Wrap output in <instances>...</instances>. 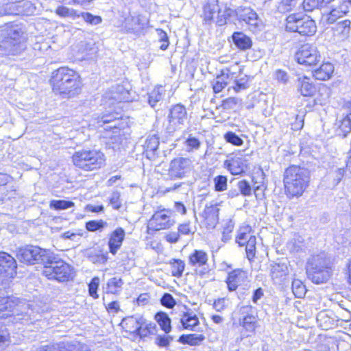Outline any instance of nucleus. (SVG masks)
<instances>
[{
    "label": "nucleus",
    "instance_id": "nucleus-1",
    "mask_svg": "<svg viewBox=\"0 0 351 351\" xmlns=\"http://www.w3.org/2000/svg\"><path fill=\"white\" fill-rule=\"evenodd\" d=\"M14 316L16 322L32 324L41 318V315L32 305L20 302L19 298L5 296L0 293V318Z\"/></svg>",
    "mask_w": 351,
    "mask_h": 351
},
{
    "label": "nucleus",
    "instance_id": "nucleus-2",
    "mask_svg": "<svg viewBox=\"0 0 351 351\" xmlns=\"http://www.w3.org/2000/svg\"><path fill=\"white\" fill-rule=\"evenodd\" d=\"M50 82L53 92L64 98H70L80 93V77L77 73L68 67H60L54 71Z\"/></svg>",
    "mask_w": 351,
    "mask_h": 351
},
{
    "label": "nucleus",
    "instance_id": "nucleus-3",
    "mask_svg": "<svg viewBox=\"0 0 351 351\" xmlns=\"http://www.w3.org/2000/svg\"><path fill=\"white\" fill-rule=\"evenodd\" d=\"M307 169L298 166L289 167L284 173L285 192L289 197H300L306 190L309 182Z\"/></svg>",
    "mask_w": 351,
    "mask_h": 351
},
{
    "label": "nucleus",
    "instance_id": "nucleus-4",
    "mask_svg": "<svg viewBox=\"0 0 351 351\" xmlns=\"http://www.w3.org/2000/svg\"><path fill=\"white\" fill-rule=\"evenodd\" d=\"M332 264L325 253L313 255L308 260L306 274L309 280L315 284L328 282L332 274Z\"/></svg>",
    "mask_w": 351,
    "mask_h": 351
},
{
    "label": "nucleus",
    "instance_id": "nucleus-5",
    "mask_svg": "<svg viewBox=\"0 0 351 351\" xmlns=\"http://www.w3.org/2000/svg\"><path fill=\"white\" fill-rule=\"evenodd\" d=\"M0 41V54L3 56H18L26 49L24 32L17 25L6 28Z\"/></svg>",
    "mask_w": 351,
    "mask_h": 351
},
{
    "label": "nucleus",
    "instance_id": "nucleus-6",
    "mask_svg": "<svg viewBox=\"0 0 351 351\" xmlns=\"http://www.w3.org/2000/svg\"><path fill=\"white\" fill-rule=\"evenodd\" d=\"M50 258L45 261L43 274L49 280L58 282H67L73 278V268L68 263L58 258L52 252L48 254Z\"/></svg>",
    "mask_w": 351,
    "mask_h": 351
},
{
    "label": "nucleus",
    "instance_id": "nucleus-7",
    "mask_svg": "<svg viewBox=\"0 0 351 351\" xmlns=\"http://www.w3.org/2000/svg\"><path fill=\"white\" fill-rule=\"evenodd\" d=\"M72 160L76 167L93 171L99 169L104 165V156L96 149H81L73 154Z\"/></svg>",
    "mask_w": 351,
    "mask_h": 351
},
{
    "label": "nucleus",
    "instance_id": "nucleus-8",
    "mask_svg": "<svg viewBox=\"0 0 351 351\" xmlns=\"http://www.w3.org/2000/svg\"><path fill=\"white\" fill-rule=\"evenodd\" d=\"M286 30L311 36L317 31L315 22L309 16L299 13L289 15L286 19Z\"/></svg>",
    "mask_w": 351,
    "mask_h": 351
},
{
    "label": "nucleus",
    "instance_id": "nucleus-9",
    "mask_svg": "<svg viewBox=\"0 0 351 351\" xmlns=\"http://www.w3.org/2000/svg\"><path fill=\"white\" fill-rule=\"evenodd\" d=\"M49 251L42 249L38 246L27 245L19 248L17 251L16 257L23 263L29 265L36 263H44L50 256H48Z\"/></svg>",
    "mask_w": 351,
    "mask_h": 351
},
{
    "label": "nucleus",
    "instance_id": "nucleus-10",
    "mask_svg": "<svg viewBox=\"0 0 351 351\" xmlns=\"http://www.w3.org/2000/svg\"><path fill=\"white\" fill-rule=\"evenodd\" d=\"M193 167V161L190 158L178 157L170 162L168 176L172 180L182 179L189 176Z\"/></svg>",
    "mask_w": 351,
    "mask_h": 351
},
{
    "label": "nucleus",
    "instance_id": "nucleus-11",
    "mask_svg": "<svg viewBox=\"0 0 351 351\" xmlns=\"http://www.w3.org/2000/svg\"><path fill=\"white\" fill-rule=\"evenodd\" d=\"M295 59L300 64L313 66L321 60V55L315 45L305 43L295 53Z\"/></svg>",
    "mask_w": 351,
    "mask_h": 351
},
{
    "label": "nucleus",
    "instance_id": "nucleus-12",
    "mask_svg": "<svg viewBox=\"0 0 351 351\" xmlns=\"http://www.w3.org/2000/svg\"><path fill=\"white\" fill-rule=\"evenodd\" d=\"M188 264L194 268L197 275L204 276L210 271L208 254L202 250H194L188 256Z\"/></svg>",
    "mask_w": 351,
    "mask_h": 351
},
{
    "label": "nucleus",
    "instance_id": "nucleus-13",
    "mask_svg": "<svg viewBox=\"0 0 351 351\" xmlns=\"http://www.w3.org/2000/svg\"><path fill=\"white\" fill-rule=\"evenodd\" d=\"M235 14L239 21L247 25L252 32H257L262 25L256 12L249 7H239L235 10Z\"/></svg>",
    "mask_w": 351,
    "mask_h": 351
},
{
    "label": "nucleus",
    "instance_id": "nucleus-14",
    "mask_svg": "<svg viewBox=\"0 0 351 351\" xmlns=\"http://www.w3.org/2000/svg\"><path fill=\"white\" fill-rule=\"evenodd\" d=\"M171 212L162 209L156 211L149 221L148 227L154 230L168 229L173 225L174 221L171 219Z\"/></svg>",
    "mask_w": 351,
    "mask_h": 351
},
{
    "label": "nucleus",
    "instance_id": "nucleus-15",
    "mask_svg": "<svg viewBox=\"0 0 351 351\" xmlns=\"http://www.w3.org/2000/svg\"><path fill=\"white\" fill-rule=\"evenodd\" d=\"M17 265L16 260L9 254L0 252V277L13 278L16 274Z\"/></svg>",
    "mask_w": 351,
    "mask_h": 351
},
{
    "label": "nucleus",
    "instance_id": "nucleus-16",
    "mask_svg": "<svg viewBox=\"0 0 351 351\" xmlns=\"http://www.w3.org/2000/svg\"><path fill=\"white\" fill-rule=\"evenodd\" d=\"M169 123L174 127V130L184 125L187 119V113L184 106L177 104L171 110L168 115Z\"/></svg>",
    "mask_w": 351,
    "mask_h": 351
},
{
    "label": "nucleus",
    "instance_id": "nucleus-17",
    "mask_svg": "<svg viewBox=\"0 0 351 351\" xmlns=\"http://www.w3.org/2000/svg\"><path fill=\"white\" fill-rule=\"evenodd\" d=\"M125 237V232L124 229L121 227L117 228L109 234L108 246L109 252L112 254L115 255L117 253L123 244Z\"/></svg>",
    "mask_w": 351,
    "mask_h": 351
},
{
    "label": "nucleus",
    "instance_id": "nucleus-18",
    "mask_svg": "<svg viewBox=\"0 0 351 351\" xmlns=\"http://www.w3.org/2000/svg\"><path fill=\"white\" fill-rule=\"evenodd\" d=\"M159 138L156 134L149 135L143 144L144 154L146 158L150 160H154L158 154V148L159 146Z\"/></svg>",
    "mask_w": 351,
    "mask_h": 351
},
{
    "label": "nucleus",
    "instance_id": "nucleus-19",
    "mask_svg": "<svg viewBox=\"0 0 351 351\" xmlns=\"http://www.w3.org/2000/svg\"><path fill=\"white\" fill-rule=\"evenodd\" d=\"M247 274L242 269H237L230 272L226 281L228 290L230 291H235L239 285L245 282Z\"/></svg>",
    "mask_w": 351,
    "mask_h": 351
},
{
    "label": "nucleus",
    "instance_id": "nucleus-20",
    "mask_svg": "<svg viewBox=\"0 0 351 351\" xmlns=\"http://www.w3.org/2000/svg\"><path fill=\"white\" fill-rule=\"evenodd\" d=\"M219 208L217 204L206 205L202 213V217L208 228H214L219 221Z\"/></svg>",
    "mask_w": 351,
    "mask_h": 351
},
{
    "label": "nucleus",
    "instance_id": "nucleus-21",
    "mask_svg": "<svg viewBox=\"0 0 351 351\" xmlns=\"http://www.w3.org/2000/svg\"><path fill=\"white\" fill-rule=\"evenodd\" d=\"M232 42L240 50L245 51L252 46V40L250 37L241 32H234L232 35Z\"/></svg>",
    "mask_w": 351,
    "mask_h": 351
},
{
    "label": "nucleus",
    "instance_id": "nucleus-22",
    "mask_svg": "<svg viewBox=\"0 0 351 351\" xmlns=\"http://www.w3.org/2000/svg\"><path fill=\"white\" fill-rule=\"evenodd\" d=\"M224 165L232 175L241 174L245 169L243 160L241 158L226 160L224 162Z\"/></svg>",
    "mask_w": 351,
    "mask_h": 351
},
{
    "label": "nucleus",
    "instance_id": "nucleus-23",
    "mask_svg": "<svg viewBox=\"0 0 351 351\" xmlns=\"http://www.w3.org/2000/svg\"><path fill=\"white\" fill-rule=\"evenodd\" d=\"M333 72L334 66L330 62H326L314 71L313 76L318 80H327L331 77Z\"/></svg>",
    "mask_w": 351,
    "mask_h": 351
},
{
    "label": "nucleus",
    "instance_id": "nucleus-24",
    "mask_svg": "<svg viewBox=\"0 0 351 351\" xmlns=\"http://www.w3.org/2000/svg\"><path fill=\"white\" fill-rule=\"evenodd\" d=\"M351 31V20L344 19L339 21L335 25V32L341 40L349 38Z\"/></svg>",
    "mask_w": 351,
    "mask_h": 351
},
{
    "label": "nucleus",
    "instance_id": "nucleus-25",
    "mask_svg": "<svg viewBox=\"0 0 351 351\" xmlns=\"http://www.w3.org/2000/svg\"><path fill=\"white\" fill-rule=\"evenodd\" d=\"M271 276L276 282H279L282 278L288 274V267L285 263H274L271 265Z\"/></svg>",
    "mask_w": 351,
    "mask_h": 351
},
{
    "label": "nucleus",
    "instance_id": "nucleus-26",
    "mask_svg": "<svg viewBox=\"0 0 351 351\" xmlns=\"http://www.w3.org/2000/svg\"><path fill=\"white\" fill-rule=\"evenodd\" d=\"M124 324L127 326L128 330L131 333H135L137 330L145 324V319L143 317H130L124 320Z\"/></svg>",
    "mask_w": 351,
    "mask_h": 351
},
{
    "label": "nucleus",
    "instance_id": "nucleus-27",
    "mask_svg": "<svg viewBox=\"0 0 351 351\" xmlns=\"http://www.w3.org/2000/svg\"><path fill=\"white\" fill-rule=\"evenodd\" d=\"M217 0H208L204 6V19L210 23L217 11L219 12Z\"/></svg>",
    "mask_w": 351,
    "mask_h": 351
},
{
    "label": "nucleus",
    "instance_id": "nucleus-28",
    "mask_svg": "<svg viewBox=\"0 0 351 351\" xmlns=\"http://www.w3.org/2000/svg\"><path fill=\"white\" fill-rule=\"evenodd\" d=\"M165 90L162 86H156L148 95V103L151 107L154 108L158 102L162 100Z\"/></svg>",
    "mask_w": 351,
    "mask_h": 351
},
{
    "label": "nucleus",
    "instance_id": "nucleus-29",
    "mask_svg": "<svg viewBox=\"0 0 351 351\" xmlns=\"http://www.w3.org/2000/svg\"><path fill=\"white\" fill-rule=\"evenodd\" d=\"M299 86L300 92L303 96H312L315 93V86L310 82V79L306 77L299 79Z\"/></svg>",
    "mask_w": 351,
    "mask_h": 351
},
{
    "label": "nucleus",
    "instance_id": "nucleus-30",
    "mask_svg": "<svg viewBox=\"0 0 351 351\" xmlns=\"http://www.w3.org/2000/svg\"><path fill=\"white\" fill-rule=\"evenodd\" d=\"M155 319L165 333L170 332L171 330V319L166 313L158 312L155 315Z\"/></svg>",
    "mask_w": 351,
    "mask_h": 351
},
{
    "label": "nucleus",
    "instance_id": "nucleus-31",
    "mask_svg": "<svg viewBox=\"0 0 351 351\" xmlns=\"http://www.w3.org/2000/svg\"><path fill=\"white\" fill-rule=\"evenodd\" d=\"M56 14L62 18H69L75 20L80 18L79 12L76 10L66 6H58L55 11Z\"/></svg>",
    "mask_w": 351,
    "mask_h": 351
},
{
    "label": "nucleus",
    "instance_id": "nucleus-32",
    "mask_svg": "<svg viewBox=\"0 0 351 351\" xmlns=\"http://www.w3.org/2000/svg\"><path fill=\"white\" fill-rule=\"evenodd\" d=\"M204 339L202 335L190 334L182 335L180 337L178 341L190 346H197Z\"/></svg>",
    "mask_w": 351,
    "mask_h": 351
},
{
    "label": "nucleus",
    "instance_id": "nucleus-33",
    "mask_svg": "<svg viewBox=\"0 0 351 351\" xmlns=\"http://www.w3.org/2000/svg\"><path fill=\"white\" fill-rule=\"evenodd\" d=\"M229 78L228 74L223 73L221 75H218L213 82V89L215 93H220L228 84V79Z\"/></svg>",
    "mask_w": 351,
    "mask_h": 351
},
{
    "label": "nucleus",
    "instance_id": "nucleus-34",
    "mask_svg": "<svg viewBox=\"0 0 351 351\" xmlns=\"http://www.w3.org/2000/svg\"><path fill=\"white\" fill-rule=\"evenodd\" d=\"M169 264L171 268V274L174 277H181L185 268V263L181 259H172Z\"/></svg>",
    "mask_w": 351,
    "mask_h": 351
},
{
    "label": "nucleus",
    "instance_id": "nucleus-35",
    "mask_svg": "<svg viewBox=\"0 0 351 351\" xmlns=\"http://www.w3.org/2000/svg\"><path fill=\"white\" fill-rule=\"evenodd\" d=\"M181 323L186 329L192 328L199 324L198 318L196 315L192 313H186L181 318Z\"/></svg>",
    "mask_w": 351,
    "mask_h": 351
},
{
    "label": "nucleus",
    "instance_id": "nucleus-36",
    "mask_svg": "<svg viewBox=\"0 0 351 351\" xmlns=\"http://www.w3.org/2000/svg\"><path fill=\"white\" fill-rule=\"evenodd\" d=\"M19 8L21 15H32L36 11L34 5L27 0H19Z\"/></svg>",
    "mask_w": 351,
    "mask_h": 351
},
{
    "label": "nucleus",
    "instance_id": "nucleus-37",
    "mask_svg": "<svg viewBox=\"0 0 351 351\" xmlns=\"http://www.w3.org/2000/svg\"><path fill=\"white\" fill-rule=\"evenodd\" d=\"M250 232L251 227L249 226L241 227L239 229L236 241L240 246L245 245L247 242L248 239L250 237H254L253 235L250 234Z\"/></svg>",
    "mask_w": 351,
    "mask_h": 351
},
{
    "label": "nucleus",
    "instance_id": "nucleus-38",
    "mask_svg": "<svg viewBox=\"0 0 351 351\" xmlns=\"http://www.w3.org/2000/svg\"><path fill=\"white\" fill-rule=\"evenodd\" d=\"M123 285V281L121 278L114 277L108 280L107 283L108 292L116 294L119 293Z\"/></svg>",
    "mask_w": 351,
    "mask_h": 351
},
{
    "label": "nucleus",
    "instance_id": "nucleus-39",
    "mask_svg": "<svg viewBox=\"0 0 351 351\" xmlns=\"http://www.w3.org/2000/svg\"><path fill=\"white\" fill-rule=\"evenodd\" d=\"M292 291L296 298H302L305 295L306 289L300 280L294 279L292 282Z\"/></svg>",
    "mask_w": 351,
    "mask_h": 351
},
{
    "label": "nucleus",
    "instance_id": "nucleus-40",
    "mask_svg": "<svg viewBox=\"0 0 351 351\" xmlns=\"http://www.w3.org/2000/svg\"><path fill=\"white\" fill-rule=\"evenodd\" d=\"M240 317L239 319L244 318H257V310L255 307L251 305L243 306L239 309Z\"/></svg>",
    "mask_w": 351,
    "mask_h": 351
},
{
    "label": "nucleus",
    "instance_id": "nucleus-41",
    "mask_svg": "<svg viewBox=\"0 0 351 351\" xmlns=\"http://www.w3.org/2000/svg\"><path fill=\"white\" fill-rule=\"evenodd\" d=\"M235 10L232 9L226 8L224 10H219L217 15V20L216 21L219 26H222L227 23V20L229 19L234 14Z\"/></svg>",
    "mask_w": 351,
    "mask_h": 351
},
{
    "label": "nucleus",
    "instance_id": "nucleus-42",
    "mask_svg": "<svg viewBox=\"0 0 351 351\" xmlns=\"http://www.w3.org/2000/svg\"><path fill=\"white\" fill-rule=\"evenodd\" d=\"M49 206L55 210H66L74 206V203L64 199H53L50 202Z\"/></svg>",
    "mask_w": 351,
    "mask_h": 351
},
{
    "label": "nucleus",
    "instance_id": "nucleus-43",
    "mask_svg": "<svg viewBox=\"0 0 351 351\" xmlns=\"http://www.w3.org/2000/svg\"><path fill=\"white\" fill-rule=\"evenodd\" d=\"M117 116L118 114H104L102 117L98 119L97 123H102L104 124L109 123L110 124L108 126L109 128H117L118 127V125L117 124L116 122L119 119V117H118Z\"/></svg>",
    "mask_w": 351,
    "mask_h": 351
},
{
    "label": "nucleus",
    "instance_id": "nucleus-44",
    "mask_svg": "<svg viewBox=\"0 0 351 351\" xmlns=\"http://www.w3.org/2000/svg\"><path fill=\"white\" fill-rule=\"evenodd\" d=\"M256 237H250L247 242L245 243V251L247 258L251 261L255 256L256 253Z\"/></svg>",
    "mask_w": 351,
    "mask_h": 351
},
{
    "label": "nucleus",
    "instance_id": "nucleus-45",
    "mask_svg": "<svg viewBox=\"0 0 351 351\" xmlns=\"http://www.w3.org/2000/svg\"><path fill=\"white\" fill-rule=\"evenodd\" d=\"M79 15L80 17H82L86 23L92 25H97L102 21L101 16L93 15L88 12H79Z\"/></svg>",
    "mask_w": 351,
    "mask_h": 351
},
{
    "label": "nucleus",
    "instance_id": "nucleus-46",
    "mask_svg": "<svg viewBox=\"0 0 351 351\" xmlns=\"http://www.w3.org/2000/svg\"><path fill=\"white\" fill-rule=\"evenodd\" d=\"M240 324L247 330L250 332H254L258 326L257 318H244L239 319Z\"/></svg>",
    "mask_w": 351,
    "mask_h": 351
},
{
    "label": "nucleus",
    "instance_id": "nucleus-47",
    "mask_svg": "<svg viewBox=\"0 0 351 351\" xmlns=\"http://www.w3.org/2000/svg\"><path fill=\"white\" fill-rule=\"evenodd\" d=\"M298 0H281L278 9L280 12H287L291 11L297 6Z\"/></svg>",
    "mask_w": 351,
    "mask_h": 351
},
{
    "label": "nucleus",
    "instance_id": "nucleus-48",
    "mask_svg": "<svg viewBox=\"0 0 351 351\" xmlns=\"http://www.w3.org/2000/svg\"><path fill=\"white\" fill-rule=\"evenodd\" d=\"M108 226V223L103 220L99 221H89L86 223V228L90 232H95L97 230H101L103 228Z\"/></svg>",
    "mask_w": 351,
    "mask_h": 351
},
{
    "label": "nucleus",
    "instance_id": "nucleus-49",
    "mask_svg": "<svg viewBox=\"0 0 351 351\" xmlns=\"http://www.w3.org/2000/svg\"><path fill=\"white\" fill-rule=\"evenodd\" d=\"M215 190L217 192H222L227 189V177L225 176H217L214 178Z\"/></svg>",
    "mask_w": 351,
    "mask_h": 351
},
{
    "label": "nucleus",
    "instance_id": "nucleus-50",
    "mask_svg": "<svg viewBox=\"0 0 351 351\" xmlns=\"http://www.w3.org/2000/svg\"><path fill=\"white\" fill-rule=\"evenodd\" d=\"M249 87L248 77L244 75L234 81V85L232 86V88L237 93L240 92L242 90H245Z\"/></svg>",
    "mask_w": 351,
    "mask_h": 351
},
{
    "label": "nucleus",
    "instance_id": "nucleus-51",
    "mask_svg": "<svg viewBox=\"0 0 351 351\" xmlns=\"http://www.w3.org/2000/svg\"><path fill=\"white\" fill-rule=\"evenodd\" d=\"M224 138L226 142L235 146H241L243 144V141L241 138L233 132H226L224 134Z\"/></svg>",
    "mask_w": 351,
    "mask_h": 351
},
{
    "label": "nucleus",
    "instance_id": "nucleus-52",
    "mask_svg": "<svg viewBox=\"0 0 351 351\" xmlns=\"http://www.w3.org/2000/svg\"><path fill=\"white\" fill-rule=\"evenodd\" d=\"M339 129L346 136L351 132V114H348L341 121L339 125Z\"/></svg>",
    "mask_w": 351,
    "mask_h": 351
},
{
    "label": "nucleus",
    "instance_id": "nucleus-53",
    "mask_svg": "<svg viewBox=\"0 0 351 351\" xmlns=\"http://www.w3.org/2000/svg\"><path fill=\"white\" fill-rule=\"evenodd\" d=\"M185 145L189 149V151L194 149L197 150L200 147L201 142L197 138L193 136L192 135H189L185 141Z\"/></svg>",
    "mask_w": 351,
    "mask_h": 351
},
{
    "label": "nucleus",
    "instance_id": "nucleus-54",
    "mask_svg": "<svg viewBox=\"0 0 351 351\" xmlns=\"http://www.w3.org/2000/svg\"><path fill=\"white\" fill-rule=\"evenodd\" d=\"M237 187L241 195L243 196H250L252 194V188L250 183L245 180L239 181L237 183Z\"/></svg>",
    "mask_w": 351,
    "mask_h": 351
},
{
    "label": "nucleus",
    "instance_id": "nucleus-55",
    "mask_svg": "<svg viewBox=\"0 0 351 351\" xmlns=\"http://www.w3.org/2000/svg\"><path fill=\"white\" fill-rule=\"evenodd\" d=\"M303 8L306 12H311L315 9L322 8L319 0H304Z\"/></svg>",
    "mask_w": 351,
    "mask_h": 351
},
{
    "label": "nucleus",
    "instance_id": "nucleus-56",
    "mask_svg": "<svg viewBox=\"0 0 351 351\" xmlns=\"http://www.w3.org/2000/svg\"><path fill=\"white\" fill-rule=\"evenodd\" d=\"M158 36L159 38V42L161 43L160 45V49L165 51L166 50L169 45V38L167 36V33L161 29H158L157 30Z\"/></svg>",
    "mask_w": 351,
    "mask_h": 351
},
{
    "label": "nucleus",
    "instance_id": "nucleus-57",
    "mask_svg": "<svg viewBox=\"0 0 351 351\" xmlns=\"http://www.w3.org/2000/svg\"><path fill=\"white\" fill-rule=\"evenodd\" d=\"M7 15H20L19 8V0L5 3Z\"/></svg>",
    "mask_w": 351,
    "mask_h": 351
},
{
    "label": "nucleus",
    "instance_id": "nucleus-58",
    "mask_svg": "<svg viewBox=\"0 0 351 351\" xmlns=\"http://www.w3.org/2000/svg\"><path fill=\"white\" fill-rule=\"evenodd\" d=\"M343 16V14L340 12V10L336 6L335 8H333L328 14L326 19L327 23L329 24L334 23L338 19L342 17Z\"/></svg>",
    "mask_w": 351,
    "mask_h": 351
},
{
    "label": "nucleus",
    "instance_id": "nucleus-59",
    "mask_svg": "<svg viewBox=\"0 0 351 351\" xmlns=\"http://www.w3.org/2000/svg\"><path fill=\"white\" fill-rule=\"evenodd\" d=\"M161 304L167 308H171L176 304V302L171 294L165 293L160 299Z\"/></svg>",
    "mask_w": 351,
    "mask_h": 351
},
{
    "label": "nucleus",
    "instance_id": "nucleus-60",
    "mask_svg": "<svg viewBox=\"0 0 351 351\" xmlns=\"http://www.w3.org/2000/svg\"><path fill=\"white\" fill-rule=\"evenodd\" d=\"M99 285V278L94 277L88 285V291L90 296L94 298H98L99 295L97 293V290Z\"/></svg>",
    "mask_w": 351,
    "mask_h": 351
},
{
    "label": "nucleus",
    "instance_id": "nucleus-61",
    "mask_svg": "<svg viewBox=\"0 0 351 351\" xmlns=\"http://www.w3.org/2000/svg\"><path fill=\"white\" fill-rule=\"evenodd\" d=\"M239 102V99L237 97H230L223 101L221 106L225 110H232L235 108Z\"/></svg>",
    "mask_w": 351,
    "mask_h": 351
},
{
    "label": "nucleus",
    "instance_id": "nucleus-62",
    "mask_svg": "<svg viewBox=\"0 0 351 351\" xmlns=\"http://www.w3.org/2000/svg\"><path fill=\"white\" fill-rule=\"evenodd\" d=\"M110 204L114 209H119L121 207V203L120 201V193L119 192H113L110 198Z\"/></svg>",
    "mask_w": 351,
    "mask_h": 351
},
{
    "label": "nucleus",
    "instance_id": "nucleus-63",
    "mask_svg": "<svg viewBox=\"0 0 351 351\" xmlns=\"http://www.w3.org/2000/svg\"><path fill=\"white\" fill-rule=\"evenodd\" d=\"M173 340V337L171 336H158L156 338V343L160 347H166L167 346L170 341Z\"/></svg>",
    "mask_w": 351,
    "mask_h": 351
},
{
    "label": "nucleus",
    "instance_id": "nucleus-64",
    "mask_svg": "<svg viewBox=\"0 0 351 351\" xmlns=\"http://www.w3.org/2000/svg\"><path fill=\"white\" fill-rule=\"evenodd\" d=\"M275 77L278 80V82H281L282 84L287 83L289 78L287 73L280 69L276 71Z\"/></svg>",
    "mask_w": 351,
    "mask_h": 351
}]
</instances>
